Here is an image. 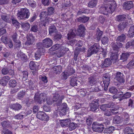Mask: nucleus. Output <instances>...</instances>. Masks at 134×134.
Wrapping results in <instances>:
<instances>
[{"instance_id":"4","label":"nucleus","mask_w":134,"mask_h":134,"mask_svg":"<svg viewBox=\"0 0 134 134\" xmlns=\"http://www.w3.org/2000/svg\"><path fill=\"white\" fill-rule=\"evenodd\" d=\"M30 13L29 10L27 8L23 9L17 13L18 18L20 19H28L30 16Z\"/></svg>"},{"instance_id":"57","label":"nucleus","mask_w":134,"mask_h":134,"mask_svg":"<svg viewBox=\"0 0 134 134\" xmlns=\"http://www.w3.org/2000/svg\"><path fill=\"white\" fill-rule=\"evenodd\" d=\"M69 76V74L66 72V71L65 70L63 73V79L64 80H66L68 78V77Z\"/></svg>"},{"instance_id":"10","label":"nucleus","mask_w":134,"mask_h":134,"mask_svg":"<svg viewBox=\"0 0 134 134\" xmlns=\"http://www.w3.org/2000/svg\"><path fill=\"white\" fill-rule=\"evenodd\" d=\"M93 124L95 126L92 127L94 131L99 133L102 132L104 129L103 125L99 124L96 122H94Z\"/></svg>"},{"instance_id":"45","label":"nucleus","mask_w":134,"mask_h":134,"mask_svg":"<svg viewBox=\"0 0 134 134\" xmlns=\"http://www.w3.org/2000/svg\"><path fill=\"white\" fill-rule=\"evenodd\" d=\"M54 8L52 7H48L47 8V13L48 15H52L54 13Z\"/></svg>"},{"instance_id":"9","label":"nucleus","mask_w":134,"mask_h":134,"mask_svg":"<svg viewBox=\"0 0 134 134\" xmlns=\"http://www.w3.org/2000/svg\"><path fill=\"white\" fill-rule=\"evenodd\" d=\"M37 118L38 119L46 121H48L49 120V116L43 111H40L37 114Z\"/></svg>"},{"instance_id":"56","label":"nucleus","mask_w":134,"mask_h":134,"mask_svg":"<svg viewBox=\"0 0 134 134\" xmlns=\"http://www.w3.org/2000/svg\"><path fill=\"white\" fill-rule=\"evenodd\" d=\"M15 43V47L18 49L20 48L21 45V42L19 40H18L16 42H14Z\"/></svg>"},{"instance_id":"32","label":"nucleus","mask_w":134,"mask_h":134,"mask_svg":"<svg viewBox=\"0 0 134 134\" xmlns=\"http://www.w3.org/2000/svg\"><path fill=\"white\" fill-rule=\"evenodd\" d=\"M6 25L5 24L0 22V36L5 33L6 32V30L3 29V27Z\"/></svg>"},{"instance_id":"50","label":"nucleus","mask_w":134,"mask_h":134,"mask_svg":"<svg viewBox=\"0 0 134 134\" xmlns=\"http://www.w3.org/2000/svg\"><path fill=\"white\" fill-rule=\"evenodd\" d=\"M134 66V57L127 64V67L129 69H131Z\"/></svg>"},{"instance_id":"6","label":"nucleus","mask_w":134,"mask_h":134,"mask_svg":"<svg viewBox=\"0 0 134 134\" xmlns=\"http://www.w3.org/2000/svg\"><path fill=\"white\" fill-rule=\"evenodd\" d=\"M100 47L98 43H95L91 46L88 51L87 54L88 56H90L94 54H96L99 51Z\"/></svg>"},{"instance_id":"39","label":"nucleus","mask_w":134,"mask_h":134,"mask_svg":"<svg viewBox=\"0 0 134 134\" xmlns=\"http://www.w3.org/2000/svg\"><path fill=\"white\" fill-rule=\"evenodd\" d=\"M65 71L67 72L69 76L71 75L75 72V70L72 68H68Z\"/></svg>"},{"instance_id":"18","label":"nucleus","mask_w":134,"mask_h":134,"mask_svg":"<svg viewBox=\"0 0 134 134\" xmlns=\"http://www.w3.org/2000/svg\"><path fill=\"white\" fill-rule=\"evenodd\" d=\"M42 52L41 51V50H38L35 53V57L36 60H37L39 59L42 55H43V54L45 52L43 48L42 49Z\"/></svg>"},{"instance_id":"23","label":"nucleus","mask_w":134,"mask_h":134,"mask_svg":"<svg viewBox=\"0 0 134 134\" xmlns=\"http://www.w3.org/2000/svg\"><path fill=\"white\" fill-rule=\"evenodd\" d=\"M123 121L122 118L118 116H115L113 120V123L117 124H120Z\"/></svg>"},{"instance_id":"1","label":"nucleus","mask_w":134,"mask_h":134,"mask_svg":"<svg viewBox=\"0 0 134 134\" xmlns=\"http://www.w3.org/2000/svg\"><path fill=\"white\" fill-rule=\"evenodd\" d=\"M85 30L84 25L82 24L79 26L77 30L75 28L70 29L67 35L68 39L69 40L72 39L75 36L76 34L81 36H83Z\"/></svg>"},{"instance_id":"29","label":"nucleus","mask_w":134,"mask_h":134,"mask_svg":"<svg viewBox=\"0 0 134 134\" xmlns=\"http://www.w3.org/2000/svg\"><path fill=\"white\" fill-rule=\"evenodd\" d=\"M131 54L130 52L123 53L121 55L120 59L123 60V61L126 60Z\"/></svg>"},{"instance_id":"38","label":"nucleus","mask_w":134,"mask_h":134,"mask_svg":"<svg viewBox=\"0 0 134 134\" xmlns=\"http://www.w3.org/2000/svg\"><path fill=\"white\" fill-rule=\"evenodd\" d=\"M71 45L72 46H74V45L75 46V48H77L78 47H81V45L79 44V42H77V41L76 40H72L71 41Z\"/></svg>"},{"instance_id":"24","label":"nucleus","mask_w":134,"mask_h":134,"mask_svg":"<svg viewBox=\"0 0 134 134\" xmlns=\"http://www.w3.org/2000/svg\"><path fill=\"white\" fill-rule=\"evenodd\" d=\"M89 17L83 16L82 17H79L77 19V21L79 22L85 23L87 22L89 19Z\"/></svg>"},{"instance_id":"55","label":"nucleus","mask_w":134,"mask_h":134,"mask_svg":"<svg viewBox=\"0 0 134 134\" xmlns=\"http://www.w3.org/2000/svg\"><path fill=\"white\" fill-rule=\"evenodd\" d=\"M12 20L13 25L16 28L19 25V23L17 20L14 19H12Z\"/></svg>"},{"instance_id":"31","label":"nucleus","mask_w":134,"mask_h":134,"mask_svg":"<svg viewBox=\"0 0 134 134\" xmlns=\"http://www.w3.org/2000/svg\"><path fill=\"white\" fill-rule=\"evenodd\" d=\"M62 67L60 65L56 66L53 68V70L54 72L56 74H59L61 72L62 70Z\"/></svg>"},{"instance_id":"34","label":"nucleus","mask_w":134,"mask_h":134,"mask_svg":"<svg viewBox=\"0 0 134 134\" xmlns=\"http://www.w3.org/2000/svg\"><path fill=\"white\" fill-rule=\"evenodd\" d=\"M69 126L68 127L69 130L71 131L74 130L77 126V124L74 122H72L69 124Z\"/></svg>"},{"instance_id":"59","label":"nucleus","mask_w":134,"mask_h":134,"mask_svg":"<svg viewBox=\"0 0 134 134\" xmlns=\"http://www.w3.org/2000/svg\"><path fill=\"white\" fill-rule=\"evenodd\" d=\"M59 95L57 94H55L53 98V100L54 102L57 101L59 99Z\"/></svg>"},{"instance_id":"28","label":"nucleus","mask_w":134,"mask_h":134,"mask_svg":"<svg viewBox=\"0 0 134 134\" xmlns=\"http://www.w3.org/2000/svg\"><path fill=\"white\" fill-rule=\"evenodd\" d=\"M115 129L113 126H111L105 129L104 131V134H110L114 131Z\"/></svg>"},{"instance_id":"58","label":"nucleus","mask_w":134,"mask_h":134,"mask_svg":"<svg viewBox=\"0 0 134 134\" xmlns=\"http://www.w3.org/2000/svg\"><path fill=\"white\" fill-rule=\"evenodd\" d=\"M9 123L8 122L5 121H3L2 122V125L4 127V129H5V127L8 126Z\"/></svg>"},{"instance_id":"62","label":"nucleus","mask_w":134,"mask_h":134,"mask_svg":"<svg viewBox=\"0 0 134 134\" xmlns=\"http://www.w3.org/2000/svg\"><path fill=\"white\" fill-rule=\"evenodd\" d=\"M1 41L5 44L8 43L7 38L6 37L3 36L1 38Z\"/></svg>"},{"instance_id":"19","label":"nucleus","mask_w":134,"mask_h":134,"mask_svg":"<svg viewBox=\"0 0 134 134\" xmlns=\"http://www.w3.org/2000/svg\"><path fill=\"white\" fill-rule=\"evenodd\" d=\"M70 79H71V80L70 81V85L73 87L77 86V81L78 80L77 77L71 76L70 77Z\"/></svg>"},{"instance_id":"25","label":"nucleus","mask_w":134,"mask_h":134,"mask_svg":"<svg viewBox=\"0 0 134 134\" xmlns=\"http://www.w3.org/2000/svg\"><path fill=\"white\" fill-rule=\"evenodd\" d=\"M39 79L40 80L41 83H43V87H46V85L45 84L47 82V77L45 76H39Z\"/></svg>"},{"instance_id":"30","label":"nucleus","mask_w":134,"mask_h":134,"mask_svg":"<svg viewBox=\"0 0 134 134\" xmlns=\"http://www.w3.org/2000/svg\"><path fill=\"white\" fill-rule=\"evenodd\" d=\"M2 19L7 22L10 23L11 21V19L10 16L8 15H1Z\"/></svg>"},{"instance_id":"51","label":"nucleus","mask_w":134,"mask_h":134,"mask_svg":"<svg viewBox=\"0 0 134 134\" xmlns=\"http://www.w3.org/2000/svg\"><path fill=\"white\" fill-rule=\"evenodd\" d=\"M131 94L130 92H127L122 96L121 99H124L129 98L131 96Z\"/></svg>"},{"instance_id":"26","label":"nucleus","mask_w":134,"mask_h":134,"mask_svg":"<svg viewBox=\"0 0 134 134\" xmlns=\"http://www.w3.org/2000/svg\"><path fill=\"white\" fill-rule=\"evenodd\" d=\"M102 64L101 65L103 67H108L110 65L111 63V62L109 59L107 58L105 60L104 62H102Z\"/></svg>"},{"instance_id":"27","label":"nucleus","mask_w":134,"mask_h":134,"mask_svg":"<svg viewBox=\"0 0 134 134\" xmlns=\"http://www.w3.org/2000/svg\"><path fill=\"white\" fill-rule=\"evenodd\" d=\"M10 107L14 110L18 111L21 109L22 106L20 104L16 103L11 105Z\"/></svg>"},{"instance_id":"54","label":"nucleus","mask_w":134,"mask_h":134,"mask_svg":"<svg viewBox=\"0 0 134 134\" xmlns=\"http://www.w3.org/2000/svg\"><path fill=\"white\" fill-rule=\"evenodd\" d=\"M132 129L129 127H127L125 129L124 131L126 133H127V134L128 133L132 134V133H131V132H132Z\"/></svg>"},{"instance_id":"2","label":"nucleus","mask_w":134,"mask_h":134,"mask_svg":"<svg viewBox=\"0 0 134 134\" xmlns=\"http://www.w3.org/2000/svg\"><path fill=\"white\" fill-rule=\"evenodd\" d=\"M117 7L116 2L113 1L112 3L105 4L100 8V13L105 15L109 13L111 14L114 11Z\"/></svg>"},{"instance_id":"21","label":"nucleus","mask_w":134,"mask_h":134,"mask_svg":"<svg viewBox=\"0 0 134 134\" xmlns=\"http://www.w3.org/2000/svg\"><path fill=\"white\" fill-rule=\"evenodd\" d=\"M133 5L132 2H127L124 3L123 7L124 9L129 10L133 7Z\"/></svg>"},{"instance_id":"46","label":"nucleus","mask_w":134,"mask_h":134,"mask_svg":"<svg viewBox=\"0 0 134 134\" xmlns=\"http://www.w3.org/2000/svg\"><path fill=\"white\" fill-rule=\"evenodd\" d=\"M17 56L18 57L20 58L22 60L25 59L26 58V57L25 54L20 52H18Z\"/></svg>"},{"instance_id":"17","label":"nucleus","mask_w":134,"mask_h":134,"mask_svg":"<svg viewBox=\"0 0 134 134\" xmlns=\"http://www.w3.org/2000/svg\"><path fill=\"white\" fill-rule=\"evenodd\" d=\"M60 122L62 127H68L70 122V120L69 119L62 120H60Z\"/></svg>"},{"instance_id":"37","label":"nucleus","mask_w":134,"mask_h":134,"mask_svg":"<svg viewBox=\"0 0 134 134\" xmlns=\"http://www.w3.org/2000/svg\"><path fill=\"white\" fill-rule=\"evenodd\" d=\"M49 30L50 35H52L55 32L56 29L55 26H50Z\"/></svg>"},{"instance_id":"36","label":"nucleus","mask_w":134,"mask_h":134,"mask_svg":"<svg viewBox=\"0 0 134 134\" xmlns=\"http://www.w3.org/2000/svg\"><path fill=\"white\" fill-rule=\"evenodd\" d=\"M16 82L15 80L14 79L10 80L9 82V85L10 87H14L16 85Z\"/></svg>"},{"instance_id":"5","label":"nucleus","mask_w":134,"mask_h":134,"mask_svg":"<svg viewBox=\"0 0 134 134\" xmlns=\"http://www.w3.org/2000/svg\"><path fill=\"white\" fill-rule=\"evenodd\" d=\"M110 77L111 75L109 73H106L103 75L102 77L103 83L102 86H104V89L105 91L107 90L109 85Z\"/></svg>"},{"instance_id":"22","label":"nucleus","mask_w":134,"mask_h":134,"mask_svg":"<svg viewBox=\"0 0 134 134\" xmlns=\"http://www.w3.org/2000/svg\"><path fill=\"white\" fill-rule=\"evenodd\" d=\"M91 88V87H90L89 88H88V87H87V88L86 89H81L80 91V94L82 96H85L88 93V92L91 91L89 90Z\"/></svg>"},{"instance_id":"41","label":"nucleus","mask_w":134,"mask_h":134,"mask_svg":"<svg viewBox=\"0 0 134 134\" xmlns=\"http://www.w3.org/2000/svg\"><path fill=\"white\" fill-rule=\"evenodd\" d=\"M96 82L94 78L92 77H90L88 79V84L90 86L93 85Z\"/></svg>"},{"instance_id":"64","label":"nucleus","mask_w":134,"mask_h":134,"mask_svg":"<svg viewBox=\"0 0 134 134\" xmlns=\"http://www.w3.org/2000/svg\"><path fill=\"white\" fill-rule=\"evenodd\" d=\"M127 36L130 38H132L134 36V32L132 31L131 30L129 31L128 32Z\"/></svg>"},{"instance_id":"60","label":"nucleus","mask_w":134,"mask_h":134,"mask_svg":"<svg viewBox=\"0 0 134 134\" xmlns=\"http://www.w3.org/2000/svg\"><path fill=\"white\" fill-rule=\"evenodd\" d=\"M12 37L14 42H16L19 40L17 39V34L16 33H15L12 36Z\"/></svg>"},{"instance_id":"11","label":"nucleus","mask_w":134,"mask_h":134,"mask_svg":"<svg viewBox=\"0 0 134 134\" xmlns=\"http://www.w3.org/2000/svg\"><path fill=\"white\" fill-rule=\"evenodd\" d=\"M12 67V65L10 64H8L6 66L4 67L2 70V74L4 75H7L9 73L10 71H11V72L12 73L11 74L13 75L14 71L13 70L11 69Z\"/></svg>"},{"instance_id":"49","label":"nucleus","mask_w":134,"mask_h":134,"mask_svg":"<svg viewBox=\"0 0 134 134\" xmlns=\"http://www.w3.org/2000/svg\"><path fill=\"white\" fill-rule=\"evenodd\" d=\"M25 94V91H21L18 94V97L19 99H20L23 97Z\"/></svg>"},{"instance_id":"52","label":"nucleus","mask_w":134,"mask_h":134,"mask_svg":"<svg viewBox=\"0 0 134 134\" xmlns=\"http://www.w3.org/2000/svg\"><path fill=\"white\" fill-rule=\"evenodd\" d=\"M109 91L110 93L114 94L117 93L118 90L115 87H112L109 89Z\"/></svg>"},{"instance_id":"14","label":"nucleus","mask_w":134,"mask_h":134,"mask_svg":"<svg viewBox=\"0 0 134 134\" xmlns=\"http://www.w3.org/2000/svg\"><path fill=\"white\" fill-rule=\"evenodd\" d=\"M115 78L120 83H123L125 82L123 74L120 72H118L116 73Z\"/></svg>"},{"instance_id":"42","label":"nucleus","mask_w":134,"mask_h":134,"mask_svg":"<svg viewBox=\"0 0 134 134\" xmlns=\"http://www.w3.org/2000/svg\"><path fill=\"white\" fill-rule=\"evenodd\" d=\"M117 20L118 21H124L125 20L126 16L124 15H119L116 16Z\"/></svg>"},{"instance_id":"20","label":"nucleus","mask_w":134,"mask_h":134,"mask_svg":"<svg viewBox=\"0 0 134 134\" xmlns=\"http://www.w3.org/2000/svg\"><path fill=\"white\" fill-rule=\"evenodd\" d=\"M30 26V24L27 21L22 23L21 24L22 28L25 31L28 30L29 29Z\"/></svg>"},{"instance_id":"44","label":"nucleus","mask_w":134,"mask_h":134,"mask_svg":"<svg viewBox=\"0 0 134 134\" xmlns=\"http://www.w3.org/2000/svg\"><path fill=\"white\" fill-rule=\"evenodd\" d=\"M60 45L59 44H55L51 48L49 49V51H55L57 49L60 48Z\"/></svg>"},{"instance_id":"7","label":"nucleus","mask_w":134,"mask_h":134,"mask_svg":"<svg viewBox=\"0 0 134 134\" xmlns=\"http://www.w3.org/2000/svg\"><path fill=\"white\" fill-rule=\"evenodd\" d=\"M47 98L46 94L42 93L39 94L38 93H35L34 97L35 102L38 103L40 104L41 103L42 101L44 102Z\"/></svg>"},{"instance_id":"16","label":"nucleus","mask_w":134,"mask_h":134,"mask_svg":"<svg viewBox=\"0 0 134 134\" xmlns=\"http://www.w3.org/2000/svg\"><path fill=\"white\" fill-rule=\"evenodd\" d=\"M10 78L8 76L3 77L0 80V84L3 86H5Z\"/></svg>"},{"instance_id":"12","label":"nucleus","mask_w":134,"mask_h":134,"mask_svg":"<svg viewBox=\"0 0 134 134\" xmlns=\"http://www.w3.org/2000/svg\"><path fill=\"white\" fill-rule=\"evenodd\" d=\"M98 99L94 100L92 101L90 105L91 111L97 112L96 110L98 109Z\"/></svg>"},{"instance_id":"40","label":"nucleus","mask_w":134,"mask_h":134,"mask_svg":"<svg viewBox=\"0 0 134 134\" xmlns=\"http://www.w3.org/2000/svg\"><path fill=\"white\" fill-rule=\"evenodd\" d=\"M37 65L36 63L33 61H31L29 63V67L31 70H35L36 69Z\"/></svg>"},{"instance_id":"43","label":"nucleus","mask_w":134,"mask_h":134,"mask_svg":"<svg viewBox=\"0 0 134 134\" xmlns=\"http://www.w3.org/2000/svg\"><path fill=\"white\" fill-rule=\"evenodd\" d=\"M127 25L126 23H123L121 24H120L118 26V27L119 31H121L123 30Z\"/></svg>"},{"instance_id":"33","label":"nucleus","mask_w":134,"mask_h":134,"mask_svg":"<svg viewBox=\"0 0 134 134\" xmlns=\"http://www.w3.org/2000/svg\"><path fill=\"white\" fill-rule=\"evenodd\" d=\"M97 2L96 0H91L88 3V6L91 8H93L96 6Z\"/></svg>"},{"instance_id":"13","label":"nucleus","mask_w":134,"mask_h":134,"mask_svg":"<svg viewBox=\"0 0 134 134\" xmlns=\"http://www.w3.org/2000/svg\"><path fill=\"white\" fill-rule=\"evenodd\" d=\"M68 48H64V47L62 46L56 52V55L58 57H60L64 55L65 52V51H68Z\"/></svg>"},{"instance_id":"3","label":"nucleus","mask_w":134,"mask_h":134,"mask_svg":"<svg viewBox=\"0 0 134 134\" xmlns=\"http://www.w3.org/2000/svg\"><path fill=\"white\" fill-rule=\"evenodd\" d=\"M40 20L44 23L43 25L45 26L46 24H48L53 20L52 18H51L46 11L41 12L40 15Z\"/></svg>"},{"instance_id":"48","label":"nucleus","mask_w":134,"mask_h":134,"mask_svg":"<svg viewBox=\"0 0 134 134\" xmlns=\"http://www.w3.org/2000/svg\"><path fill=\"white\" fill-rule=\"evenodd\" d=\"M103 44H107L109 41L108 38L107 37H102L101 40Z\"/></svg>"},{"instance_id":"8","label":"nucleus","mask_w":134,"mask_h":134,"mask_svg":"<svg viewBox=\"0 0 134 134\" xmlns=\"http://www.w3.org/2000/svg\"><path fill=\"white\" fill-rule=\"evenodd\" d=\"M52 40L49 38H46L43 40L42 43H38L37 44H42L43 47L48 48L51 46L52 44Z\"/></svg>"},{"instance_id":"61","label":"nucleus","mask_w":134,"mask_h":134,"mask_svg":"<svg viewBox=\"0 0 134 134\" xmlns=\"http://www.w3.org/2000/svg\"><path fill=\"white\" fill-rule=\"evenodd\" d=\"M125 121L126 122H127L130 120L129 116L127 113H125L124 114Z\"/></svg>"},{"instance_id":"35","label":"nucleus","mask_w":134,"mask_h":134,"mask_svg":"<svg viewBox=\"0 0 134 134\" xmlns=\"http://www.w3.org/2000/svg\"><path fill=\"white\" fill-rule=\"evenodd\" d=\"M126 37V36L124 34H122L118 36L117 39V41L121 42H124L125 40Z\"/></svg>"},{"instance_id":"15","label":"nucleus","mask_w":134,"mask_h":134,"mask_svg":"<svg viewBox=\"0 0 134 134\" xmlns=\"http://www.w3.org/2000/svg\"><path fill=\"white\" fill-rule=\"evenodd\" d=\"M80 108L81 105L80 104H78L77 105L74 106V108L75 113H77L78 115L84 114L85 112H84L83 109H81L79 110Z\"/></svg>"},{"instance_id":"47","label":"nucleus","mask_w":134,"mask_h":134,"mask_svg":"<svg viewBox=\"0 0 134 134\" xmlns=\"http://www.w3.org/2000/svg\"><path fill=\"white\" fill-rule=\"evenodd\" d=\"M103 31L100 30L97 31L96 35H97V38L98 41H99L100 39V37L102 35Z\"/></svg>"},{"instance_id":"63","label":"nucleus","mask_w":134,"mask_h":134,"mask_svg":"<svg viewBox=\"0 0 134 134\" xmlns=\"http://www.w3.org/2000/svg\"><path fill=\"white\" fill-rule=\"evenodd\" d=\"M2 132L4 134H12L11 131L8 129H3L2 130Z\"/></svg>"},{"instance_id":"53","label":"nucleus","mask_w":134,"mask_h":134,"mask_svg":"<svg viewBox=\"0 0 134 134\" xmlns=\"http://www.w3.org/2000/svg\"><path fill=\"white\" fill-rule=\"evenodd\" d=\"M118 56L117 53L113 54L111 55L110 59L112 60L116 61L118 59Z\"/></svg>"}]
</instances>
